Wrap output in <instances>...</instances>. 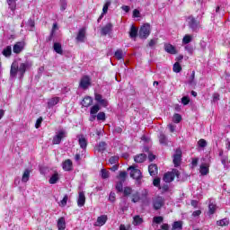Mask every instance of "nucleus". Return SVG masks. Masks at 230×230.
<instances>
[{"label":"nucleus","mask_w":230,"mask_h":230,"mask_svg":"<svg viewBox=\"0 0 230 230\" xmlns=\"http://www.w3.org/2000/svg\"><path fill=\"white\" fill-rule=\"evenodd\" d=\"M98 121H105V112L102 111L97 114Z\"/></svg>","instance_id":"obj_49"},{"label":"nucleus","mask_w":230,"mask_h":230,"mask_svg":"<svg viewBox=\"0 0 230 230\" xmlns=\"http://www.w3.org/2000/svg\"><path fill=\"white\" fill-rule=\"evenodd\" d=\"M95 150H97V152L103 153L104 150H107V143H105V142H100V143L96 146Z\"/></svg>","instance_id":"obj_28"},{"label":"nucleus","mask_w":230,"mask_h":230,"mask_svg":"<svg viewBox=\"0 0 230 230\" xmlns=\"http://www.w3.org/2000/svg\"><path fill=\"white\" fill-rule=\"evenodd\" d=\"M200 215H202V211H200V210H195L192 213V217H200Z\"/></svg>","instance_id":"obj_63"},{"label":"nucleus","mask_w":230,"mask_h":230,"mask_svg":"<svg viewBox=\"0 0 230 230\" xmlns=\"http://www.w3.org/2000/svg\"><path fill=\"white\" fill-rule=\"evenodd\" d=\"M129 37L130 39H136V37H137V28L134 25H132L130 28Z\"/></svg>","instance_id":"obj_30"},{"label":"nucleus","mask_w":230,"mask_h":230,"mask_svg":"<svg viewBox=\"0 0 230 230\" xmlns=\"http://www.w3.org/2000/svg\"><path fill=\"white\" fill-rule=\"evenodd\" d=\"M185 50L190 53V55L193 54V47L191 45L185 46Z\"/></svg>","instance_id":"obj_57"},{"label":"nucleus","mask_w":230,"mask_h":230,"mask_svg":"<svg viewBox=\"0 0 230 230\" xmlns=\"http://www.w3.org/2000/svg\"><path fill=\"white\" fill-rule=\"evenodd\" d=\"M86 33L87 29H85V27L81 28L77 33L75 40H77L78 42H85Z\"/></svg>","instance_id":"obj_10"},{"label":"nucleus","mask_w":230,"mask_h":230,"mask_svg":"<svg viewBox=\"0 0 230 230\" xmlns=\"http://www.w3.org/2000/svg\"><path fill=\"white\" fill-rule=\"evenodd\" d=\"M191 40H193V37H191L190 34H187L182 39V44H190Z\"/></svg>","instance_id":"obj_40"},{"label":"nucleus","mask_w":230,"mask_h":230,"mask_svg":"<svg viewBox=\"0 0 230 230\" xmlns=\"http://www.w3.org/2000/svg\"><path fill=\"white\" fill-rule=\"evenodd\" d=\"M31 67V63L26 61L24 63H21L20 66H18V73H19V78H23L24 74L26 73V69H30Z\"/></svg>","instance_id":"obj_7"},{"label":"nucleus","mask_w":230,"mask_h":230,"mask_svg":"<svg viewBox=\"0 0 230 230\" xmlns=\"http://www.w3.org/2000/svg\"><path fill=\"white\" fill-rule=\"evenodd\" d=\"M81 105H83V107H91V105H93V98L90 96H86L83 99Z\"/></svg>","instance_id":"obj_20"},{"label":"nucleus","mask_w":230,"mask_h":230,"mask_svg":"<svg viewBox=\"0 0 230 230\" xmlns=\"http://www.w3.org/2000/svg\"><path fill=\"white\" fill-rule=\"evenodd\" d=\"M77 206L79 208H84V206H85V193L84 191L79 192Z\"/></svg>","instance_id":"obj_15"},{"label":"nucleus","mask_w":230,"mask_h":230,"mask_svg":"<svg viewBox=\"0 0 230 230\" xmlns=\"http://www.w3.org/2000/svg\"><path fill=\"white\" fill-rule=\"evenodd\" d=\"M64 137H67V132L64 129H61L53 137V145H60Z\"/></svg>","instance_id":"obj_3"},{"label":"nucleus","mask_w":230,"mask_h":230,"mask_svg":"<svg viewBox=\"0 0 230 230\" xmlns=\"http://www.w3.org/2000/svg\"><path fill=\"white\" fill-rule=\"evenodd\" d=\"M94 96H95V101L97 103H99L101 101L103 100V96H102V94H100V93H95Z\"/></svg>","instance_id":"obj_56"},{"label":"nucleus","mask_w":230,"mask_h":230,"mask_svg":"<svg viewBox=\"0 0 230 230\" xmlns=\"http://www.w3.org/2000/svg\"><path fill=\"white\" fill-rule=\"evenodd\" d=\"M175 179V175L172 172H166L164 175V182H172Z\"/></svg>","instance_id":"obj_26"},{"label":"nucleus","mask_w":230,"mask_h":230,"mask_svg":"<svg viewBox=\"0 0 230 230\" xmlns=\"http://www.w3.org/2000/svg\"><path fill=\"white\" fill-rule=\"evenodd\" d=\"M58 102H60V97H53L49 99L48 102L49 109H53V107H55V105H57Z\"/></svg>","instance_id":"obj_19"},{"label":"nucleus","mask_w":230,"mask_h":230,"mask_svg":"<svg viewBox=\"0 0 230 230\" xmlns=\"http://www.w3.org/2000/svg\"><path fill=\"white\" fill-rule=\"evenodd\" d=\"M181 120H182V117L181 116V114L176 113V114L173 115L172 121L174 123H181Z\"/></svg>","instance_id":"obj_44"},{"label":"nucleus","mask_w":230,"mask_h":230,"mask_svg":"<svg viewBox=\"0 0 230 230\" xmlns=\"http://www.w3.org/2000/svg\"><path fill=\"white\" fill-rule=\"evenodd\" d=\"M40 125H42V117H40V118L36 120L35 128H40Z\"/></svg>","instance_id":"obj_55"},{"label":"nucleus","mask_w":230,"mask_h":230,"mask_svg":"<svg viewBox=\"0 0 230 230\" xmlns=\"http://www.w3.org/2000/svg\"><path fill=\"white\" fill-rule=\"evenodd\" d=\"M100 111V106L98 104L93 105L90 110V114H98Z\"/></svg>","instance_id":"obj_47"},{"label":"nucleus","mask_w":230,"mask_h":230,"mask_svg":"<svg viewBox=\"0 0 230 230\" xmlns=\"http://www.w3.org/2000/svg\"><path fill=\"white\" fill-rule=\"evenodd\" d=\"M24 46H26V43H24V41L16 42L13 47V53L19 55V53H21L24 49Z\"/></svg>","instance_id":"obj_12"},{"label":"nucleus","mask_w":230,"mask_h":230,"mask_svg":"<svg viewBox=\"0 0 230 230\" xmlns=\"http://www.w3.org/2000/svg\"><path fill=\"white\" fill-rule=\"evenodd\" d=\"M172 230H182V221H175L172 224Z\"/></svg>","instance_id":"obj_35"},{"label":"nucleus","mask_w":230,"mask_h":230,"mask_svg":"<svg viewBox=\"0 0 230 230\" xmlns=\"http://www.w3.org/2000/svg\"><path fill=\"white\" fill-rule=\"evenodd\" d=\"M117 179H119L122 182H125V181H127V172H120L119 174L117 176Z\"/></svg>","instance_id":"obj_37"},{"label":"nucleus","mask_w":230,"mask_h":230,"mask_svg":"<svg viewBox=\"0 0 230 230\" xmlns=\"http://www.w3.org/2000/svg\"><path fill=\"white\" fill-rule=\"evenodd\" d=\"M217 226L224 227L226 226H229V220L227 218L221 219L217 222Z\"/></svg>","instance_id":"obj_42"},{"label":"nucleus","mask_w":230,"mask_h":230,"mask_svg":"<svg viewBox=\"0 0 230 230\" xmlns=\"http://www.w3.org/2000/svg\"><path fill=\"white\" fill-rule=\"evenodd\" d=\"M62 167L65 172H71L73 170V162L67 159L63 163Z\"/></svg>","instance_id":"obj_16"},{"label":"nucleus","mask_w":230,"mask_h":230,"mask_svg":"<svg viewBox=\"0 0 230 230\" xmlns=\"http://www.w3.org/2000/svg\"><path fill=\"white\" fill-rule=\"evenodd\" d=\"M164 206V198L157 196L153 199V208L155 211H159Z\"/></svg>","instance_id":"obj_6"},{"label":"nucleus","mask_w":230,"mask_h":230,"mask_svg":"<svg viewBox=\"0 0 230 230\" xmlns=\"http://www.w3.org/2000/svg\"><path fill=\"white\" fill-rule=\"evenodd\" d=\"M143 224V218L139 216H135L133 217V225L134 226H141Z\"/></svg>","instance_id":"obj_36"},{"label":"nucleus","mask_w":230,"mask_h":230,"mask_svg":"<svg viewBox=\"0 0 230 230\" xmlns=\"http://www.w3.org/2000/svg\"><path fill=\"white\" fill-rule=\"evenodd\" d=\"M58 230H66V218L60 217L58 220Z\"/></svg>","instance_id":"obj_27"},{"label":"nucleus","mask_w":230,"mask_h":230,"mask_svg":"<svg viewBox=\"0 0 230 230\" xmlns=\"http://www.w3.org/2000/svg\"><path fill=\"white\" fill-rule=\"evenodd\" d=\"M2 54L4 55V57H12V46H7L6 48H4L2 51Z\"/></svg>","instance_id":"obj_31"},{"label":"nucleus","mask_w":230,"mask_h":230,"mask_svg":"<svg viewBox=\"0 0 230 230\" xmlns=\"http://www.w3.org/2000/svg\"><path fill=\"white\" fill-rule=\"evenodd\" d=\"M128 170H130V177H132V179H135L137 184H141V179H143V174L141 173V171L135 166H130Z\"/></svg>","instance_id":"obj_2"},{"label":"nucleus","mask_w":230,"mask_h":230,"mask_svg":"<svg viewBox=\"0 0 230 230\" xmlns=\"http://www.w3.org/2000/svg\"><path fill=\"white\" fill-rule=\"evenodd\" d=\"M58 179H60L58 177V172H55L49 179V184H57V182H58Z\"/></svg>","instance_id":"obj_32"},{"label":"nucleus","mask_w":230,"mask_h":230,"mask_svg":"<svg viewBox=\"0 0 230 230\" xmlns=\"http://www.w3.org/2000/svg\"><path fill=\"white\" fill-rule=\"evenodd\" d=\"M125 181H119L115 186L118 193H123V184Z\"/></svg>","instance_id":"obj_39"},{"label":"nucleus","mask_w":230,"mask_h":230,"mask_svg":"<svg viewBox=\"0 0 230 230\" xmlns=\"http://www.w3.org/2000/svg\"><path fill=\"white\" fill-rule=\"evenodd\" d=\"M91 85V77H89L88 75H84L81 78L80 83H79V87H81V89H89Z\"/></svg>","instance_id":"obj_9"},{"label":"nucleus","mask_w":230,"mask_h":230,"mask_svg":"<svg viewBox=\"0 0 230 230\" xmlns=\"http://www.w3.org/2000/svg\"><path fill=\"white\" fill-rule=\"evenodd\" d=\"M155 44H157V40H151L148 43L149 48H154V46H155Z\"/></svg>","instance_id":"obj_61"},{"label":"nucleus","mask_w":230,"mask_h":230,"mask_svg":"<svg viewBox=\"0 0 230 230\" xmlns=\"http://www.w3.org/2000/svg\"><path fill=\"white\" fill-rule=\"evenodd\" d=\"M215 211H217V205H215L213 203H209V205H208L209 215H214Z\"/></svg>","instance_id":"obj_43"},{"label":"nucleus","mask_w":230,"mask_h":230,"mask_svg":"<svg viewBox=\"0 0 230 230\" xmlns=\"http://www.w3.org/2000/svg\"><path fill=\"white\" fill-rule=\"evenodd\" d=\"M17 73H19V64L17 62H13L10 70V78H17Z\"/></svg>","instance_id":"obj_11"},{"label":"nucleus","mask_w":230,"mask_h":230,"mask_svg":"<svg viewBox=\"0 0 230 230\" xmlns=\"http://www.w3.org/2000/svg\"><path fill=\"white\" fill-rule=\"evenodd\" d=\"M149 35H150V24L146 23L140 27L138 37L140 39H148Z\"/></svg>","instance_id":"obj_4"},{"label":"nucleus","mask_w":230,"mask_h":230,"mask_svg":"<svg viewBox=\"0 0 230 230\" xmlns=\"http://www.w3.org/2000/svg\"><path fill=\"white\" fill-rule=\"evenodd\" d=\"M163 220H164L163 217H155L153 218V222H155V224H161Z\"/></svg>","instance_id":"obj_53"},{"label":"nucleus","mask_w":230,"mask_h":230,"mask_svg":"<svg viewBox=\"0 0 230 230\" xmlns=\"http://www.w3.org/2000/svg\"><path fill=\"white\" fill-rule=\"evenodd\" d=\"M198 146L199 148H206L208 146V142L204 138H201L198 141Z\"/></svg>","instance_id":"obj_45"},{"label":"nucleus","mask_w":230,"mask_h":230,"mask_svg":"<svg viewBox=\"0 0 230 230\" xmlns=\"http://www.w3.org/2000/svg\"><path fill=\"white\" fill-rule=\"evenodd\" d=\"M53 49L58 55H64V50L62 49V44L55 42L53 45Z\"/></svg>","instance_id":"obj_24"},{"label":"nucleus","mask_w":230,"mask_h":230,"mask_svg":"<svg viewBox=\"0 0 230 230\" xmlns=\"http://www.w3.org/2000/svg\"><path fill=\"white\" fill-rule=\"evenodd\" d=\"M172 71L174 73H181V71H182V66H181V63H179V61L173 64Z\"/></svg>","instance_id":"obj_33"},{"label":"nucleus","mask_w":230,"mask_h":230,"mask_svg":"<svg viewBox=\"0 0 230 230\" xmlns=\"http://www.w3.org/2000/svg\"><path fill=\"white\" fill-rule=\"evenodd\" d=\"M201 21L202 16L198 15L197 17H195L193 16V14H190L187 17L188 27L194 33H199V31L202 28Z\"/></svg>","instance_id":"obj_1"},{"label":"nucleus","mask_w":230,"mask_h":230,"mask_svg":"<svg viewBox=\"0 0 230 230\" xmlns=\"http://www.w3.org/2000/svg\"><path fill=\"white\" fill-rule=\"evenodd\" d=\"M98 103L100 105H102V107H107L109 105V101H107L106 99H102V100L99 101Z\"/></svg>","instance_id":"obj_54"},{"label":"nucleus","mask_w":230,"mask_h":230,"mask_svg":"<svg viewBox=\"0 0 230 230\" xmlns=\"http://www.w3.org/2000/svg\"><path fill=\"white\" fill-rule=\"evenodd\" d=\"M112 23H107L104 27L102 28L101 30V35H102L103 37H105L106 35H109V33H111V31H112Z\"/></svg>","instance_id":"obj_13"},{"label":"nucleus","mask_w":230,"mask_h":230,"mask_svg":"<svg viewBox=\"0 0 230 230\" xmlns=\"http://www.w3.org/2000/svg\"><path fill=\"white\" fill-rule=\"evenodd\" d=\"M10 10H12V12H14L15 8H17V4L15 3V0H6Z\"/></svg>","instance_id":"obj_38"},{"label":"nucleus","mask_w":230,"mask_h":230,"mask_svg":"<svg viewBox=\"0 0 230 230\" xmlns=\"http://www.w3.org/2000/svg\"><path fill=\"white\" fill-rule=\"evenodd\" d=\"M67 195H66L63 199L61 200V206H66L67 204Z\"/></svg>","instance_id":"obj_62"},{"label":"nucleus","mask_w":230,"mask_h":230,"mask_svg":"<svg viewBox=\"0 0 230 230\" xmlns=\"http://www.w3.org/2000/svg\"><path fill=\"white\" fill-rule=\"evenodd\" d=\"M122 191L124 197H128V195H132V188L130 187H125Z\"/></svg>","instance_id":"obj_46"},{"label":"nucleus","mask_w":230,"mask_h":230,"mask_svg":"<svg viewBox=\"0 0 230 230\" xmlns=\"http://www.w3.org/2000/svg\"><path fill=\"white\" fill-rule=\"evenodd\" d=\"M107 220H108L107 215H102L97 218L96 226L98 227H102V226H105V224H107Z\"/></svg>","instance_id":"obj_18"},{"label":"nucleus","mask_w":230,"mask_h":230,"mask_svg":"<svg viewBox=\"0 0 230 230\" xmlns=\"http://www.w3.org/2000/svg\"><path fill=\"white\" fill-rule=\"evenodd\" d=\"M111 202H114L116 200V193L111 192L109 197Z\"/></svg>","instance_id":"obj_59"},{"label":"nucleus","mask_w":230,"mask_h":230,"mask_svg":"<svg viewBox=\"0 0 230 230\" xmlns=\"http://www.w3.org/2000/svg\"><path fill=\"white\" fill-rule=\"evenodd\" d=\"M27 24L30 26V28H35V21H33L31 18L28 20Z\"/></svg>","instance_id":"obj_58"},{"label":"nucleus","mask_w":230,"mask_h":230,"mask_svg":"<svg viewBox=\"0 0 230 230\" xmlns=\"http://www.w3.org/2000/svg\"><path fill=\"white\" fill-rule=\"evenodd\" d=\"M30 173H31V171L25 169L22 177V182H28L30 181Z\"/></svg>","instance_id":"obj_29"},{"label":"nucleus","mask_w":230,"mask_h":230,"mask_svg":"<svg viewBox=\"0 0 230 230\" xmlns=\"http://www.w3.org/2000/svg\"><path fill=\"white\" fill-rule=\"evenodd\" d=\"M159 143L160 145H163L164 146H168V137L164 133H160L159 137Z\"/></svg>","instance_id":"obj_21"},{"label":"nucleus","mask_w":230,"mask_h":230,"mask_svg":"<svg viewBox=\"0 0 230 230\" xmlns=\"http://www.w3.org/2000/svg\"><path fill=\"white\" fill-rule=\"evenodd\" d=\"M164 50L166 53H170V55H177V49L170 43L164 45Z\"/></svg>","instance_id":"obj_17"},{"label":"nucleus","mask_w":230,"mask_h":230,"mask_svg":"<svg viewBox=\"0 0 230 230\" xmlns=\"http://www.w3.org/2000/svg\"><path fill=\"white\" fill-rule=\"evenodd\" d=\"M135 163L141 164L144 161H146V154H139L134 156Z\"/></svg>","instance_id":"obj_23"},{"label":"nucleus","mask_w":230,"mask_h":230,"mask_svg":"<svg viewBox=\"0 0 230 230\" xmlns=\"http://www.w3.org/2000/svg\"><path fill=\"white\" fill-rule=\"evenodd\" d=\"M199 172L201 175H208V173H209V164H202L200 165Z\"/></svg>","instance_id":"obj_22"},{"label":"nucleus","mask_w":230,"mask_h":230,"mask_svg":"<svg viewBox=\"0 0 230 230\" xmlns=\"http://www.w3.org/2000/svg\"><path fill=\"white\" fill-rule=\"evenodd\" d=\"M182 161V151L181 148L176 149L175 154L173 155V164L175 168H178V166H181V162Z\"/></svg>","instance_id":"obj_8"},{"label":"nucleus","mask_w":230,"mask_h":230,"mask_svg":"<svg viewBox=\"0 0 230 230\" xmlns=\"http://www.w3.org/2000/svg\"><path fill=\"white\" fill-rule=\"evenodd\" d=\"M170 229V226L168 224H163L161 226V230H169Z\"/></svg>","instance_id":"obj_64"},{"label":"nucleus","mask_w":230,"mask_h":230,"mask_svg":"<svg viewBox=\"0 0 230 230\" xmlns=\"http://www.w3.org/2000/svg\"><path fill=\"white\" fill-rule=\"evenodd\" d=\"M76 137L78 139L80 148H82L83 150L81 155H84V154H85V150H87V138L85 137V136H84V134L77 135Z\"/></svg>","instance_id":"obj_5"},{"label":"nucleus","mask_w":230,"mask_h":230,"mask_svg":"<svg viewBox=\"0 0 230 230\" xmlns=\"http://www.w3.org/2000/svg\"><path fill=\"white\" fill-rule=\"evenodd\" d=\"M181 103H182V105H188L190 103V97L183 96L181 98Z\"/></svg>","instance_id":"obj_52"},{"label":"nucleus","mask_w":230,"mask_h":230,"mask_svg":"<svg viewBox=\"0 0 230 230\" xmlns=\"http://www.w3.org/2000/svg\"><path fill=\"white\" fill-rule=\"evenodd\" d=\"M153 185L155 186V188H160L161 189V179L160 178H155L153 181Z\"/></svg>","instance_id":"obj_51"},{"label":"nucleus","mask_w":230,"mask_h":230,"mask_svg":"<svg viewBox=\"0 0 230 230\" xmlns=\"http://www.w3.org/2000/svg\"><path fill=\"white\" fill-rule=\"evenodd\" d=\"M139 200H141L139 192L137 191L131 195V202H134V204H136L137 202H139Z\"/></svg>","instance_id":"obj_34"},{"label":"nucleus","mask_w":230,"mask_h":230,"mask_svg":"<svg viewBox=\"0 0 230 230\" xmlns=\"http://www.w3.org/2000/svg\"><path fill=\"white\" fill-rule=\"evenodd\" d=\"M110 175H111V172L109 171H107L106 169L101 170L102 179H109Z\"/></svg>","instance_id":"obj_41"},{"label":"nucleus","mask_w":230,"mask_h":230,"mask_svg":"<svg viewBox=\"0 0 230 230\" xmlns=\"http://www.w3.org/2000/svg\"><path fill=\"white\" fill-rule=\"evenodd\" d=\"M66 8H67V1L62 0V1L60 2V10H61L62 12H64V10H66Z\"/></svg>","instance_id":"obj_50"},{"label":"nucleus","mask_w":230,"mask_h":230,"mask_svg":"<svg viewBox=\"0 0 230 230\" xmlns=\"http://www.w3.org/2000/svg\"><path fill=\"white\" fill-rule=\"evenodd\" d=\"M194 80H195V71H192L189 84H190V85L193 84Z\"/></svg>","instance_id":"obj_60"},{"label":"nucleus","mask_w":230,"mask_h":230,"mask_svg":"<svg viewBox=\"0 0 230 230\" xmlns=\"http://www.w3.org/2000/svg\"><path fill=\"white\" fill-rule=\"evenodd\" d=\"M148 172L151 177H155V175L159 173V169L157 168V164H149Z\"/></svg>","instance_id":"obj_14"},{"label":"nucleus","mask_w":230,"mask_h":230,"mask_svg":"<svg viewBox=\"0 0 230 230\" xmlns=\"http://www.w3.org/2000/svg\"><path fill=\"white\" fill-rule=\"evenodd\" d=\"M109 6H111V0H107V2L104 4L102 7V13L105 14L107 12H109Z\"/></svg>","instance_id":"obj_48"},{"label":"nucleus","mask_w":230,"mask_h":230,"mask_svg":"<svg viewBox=\"0 0 230 230\" xmlns=\"http://www.w3.org/2000/svg\"><path fill=\"white\" fill-rule=\"evenodd\" d=\"M126 53L123 51V49H119L115 51L114 57L117 58V60H123V57H125Z\"/></svg>","instance_id":"obj_25"}]
</instances>
